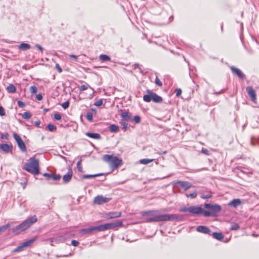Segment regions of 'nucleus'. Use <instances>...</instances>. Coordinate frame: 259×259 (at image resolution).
<instances>
[{
	"mask_svg": "<svg viewBox=\"0 0 259 259\" xmlns=\"http://www.w3.org/2000/svg\"><path fill=\"white\" fill-rule=\"evenodd\" d=\"M157 213V211H143L142 212V215L149 216L146 219V222L174 221L176 220H181L183 218L182 215L169 214L158 215Z\"/></svg>",
	"mask_w": 259,
	"mask_h": 259,
	"instance_id": "nucleus-1",
	"label": "nucleus"
},
{
	"mask_svg": "<svg viewBox=\"0 0 259 259\" xmlns=\"http://www.w3.org/2000/svg\"><path fill=\"white\" fill-rule=\"evenodd\" d=\"M122 223L121 222H117L115 223H107L96 227H92L86 229H81L80 233L83 234L91 233L93 231H103L107 230L114 229L116 227L121 226Z\"/></svg>",
	"mask_w": 259,
	"mask_h": 259,
	"instance_id": "nucleus-2",
	"label": "nucleus"
},
{
	"mask_svg": "<svg viewBox=\"0 0 259 259\" xmlns=\"http://www.w3.org/2000/svg\"><path fill=\"white\" fill-rule=\"evenodd\" d=\"M23 169L34 176L38 175L40 173L39 160L34 156L30 157L24 164Z\"/></svg>",
	"mask_w": 259,
	"mask_h": 259,
	"instance_id": "nucleus-3",
	"label": "nucleus"
},
{
	"mask_svg": "<svg viewBox=\"0 0 259 259\" xmlns=\"http://www.w3.org/2000/svg\"><path fill=\"white\" fill-rule=\"evenodd\" d=\"M37 221V219L36 215H33L27 220L23 222L20 225L16 226L12 229V232L16 234H18L21 232L24 231L28 229L31 226H32Z\"/></svg>",
	"mask_w": 259,
	"mask_h": 259,
	"instance_id": "nucleus-4",
	"label": "nucleus"
},
{
	"mask_svg": "<svg viewBox=\"0 0 259 259\" xmlns=\"http://www.w3.org/2000/svg\"><path fill=\"white\" fill-rule=\"evenodd\" d=\"M102 159L104 161L108 163L113 168H117L122 164V160L119 159L117 156L112 155H104L102 157Z\"/></svg>",
	"mask_w": 259,
	"mask_h": 259,
	"instance_id": "nucleus-5",
	"label": "nucleus"
},
{
	"mask_svg": "<svg viewBox=\"0 0 259 259\" xmlns=\"http://www.w3.org/2000/svg\"><path fill=\"white\" fill-rule=\"evenodd\" d=\"M204 207L208 209L204 211V215L205 217L215 215L221 210V206L218 204L206 203L204 204Z\"/></svg>",
	"mask_w": 259,
	"mask_h": 259,
	"instance_id": "nucleus-6",
	"label": "nucleus"
},
{
	"mask_svg": "<svg viewBox=\"0 0 259 259\" xmlns=\"http://www.w3.org/2000/svg\"><path fill=\"white\" fill-rule=\"evenodd\" d=\"M147 94L143 97V100L145 102H150L152 101L154 103H160L162 102V98L157 95L156 93L152 92L149 90H147Z\"/></svg>",
	"mask_w": 259,
	"mask_h": 259,
	"instance_id": "nucleus-7",
	"label": "nucleus"
},
{
	"mask_svg": "<svg viewBox=\"0 0 259 259\" xmlns=\"http://www.w3.org/2000/svg\"><path fill=\"white\" fill-rule=\"evenodd\" d=\"M13 137L16 141L20 149L22 152H26L27 150L26 145L24 142L21 139V137L16 133L13 134Z\"/></svg>",
	"mask_w": 259,
	"mask_h": 259,
	"instance_id": "nucleus-8",
	"label": "nucleus"
},
{
	"mask_svg": "<svg viewBox=\"0 0 259 259\" xmlns=\"http://www.w3.org/2000/svg\"><path fill=\"white\" fill-rule=\"evenodd\" d=\"M35 240V239L34 238H33L23 242L21 245L15 248L14 251L18 252L23 250L24 248L27 247L29 246H30Z\"/></svg>",
	"mask_w": 259,
	"mask_h": 259,
	"instance_id": "nucleus-9",
	"label": "nucleus"
},
{
	"mask_svg": "<svg viewBox=\"0 0 259 259\" xmlns=\"http://www.w3.org/2000/svg\"><path fill=\"white\" fill-rule=\"evenodd\" d=\"M111 198L103 197V195H97L95 197L94 202L95 204L100 205L109 201Z\"/></svg>",
	"mask_w": 259,
	"mask_h": 259,
	"instance_id": "nucleus-10",
	"label": "nucleus"
},
{
	"mask_svg": "<svg viewBox=\"0 0 259 259\" xmlns=\"http://www.w3.org/2000/svg\"><path fill=\"white\" fill-rule=\"evenodd\" d=\"M175 184L181 187L185 191L188 190L192 187V184L187 181H177L175 183Z\"/></svg>",
	"mask_w": 259,
	"mask_h": 259,
	"instance_id": "nucleus-11",
	"label": "nucleus"
},
{
	"mask_svg": "<svg viewBox=\"0 0 259 259\" xmlns=\"http://www.w3.org/2000/svg\"><path fill=\"white\" fill-rule=\"evenodd\" d=\"M204 211L201 207L191 206L190 207L189 212L194 214L198 215L202 214L204 215Z\"/></svg>",
	"mask_w": 259,
	"mask_h": 259,
	"instance_id": "nucleus-12",
	"label": "nucleus"
},
{
	"mask_svg": "<svg viewBox=\"0 0 259 259\" xmlns=\"http://www.w3.org/2000/svg\"><path fill=\"white\" fill-rule=\"evenodd\" d=\"M246 91L249 97L250 98L251 101H254L256 99L255 91L250 86L247 87L246 88Z\"/></svg>",
	"mask_w": 259,
	"mask_h": 259,
	"instance_id": "nucleus-13",
	"label": "nucleus"
},
{
	"mask_svg": "<svg viewBox=\"0 0 259 259\" xmlns=\"http://www.w3.org/2000/svg\"><path fill=\"white\" fill-rule=\"evenodd\" d=\"M230 69L233 73L237 75L239 78L242 79L245 78V75L242 72V71L239 69L234 66H231Z\"/></svg>",
	"mask_w": 259,
	"mask_h": 259,
	"instance_id": "nucleus-14",
	"label": "nucleus"
},
{
	"mask_svg": "<svg viewBox=\"0 0 259 259\" xmlns=\"http://www.w3.org/2000/svg\"><path fill=\"white\" fill-rule=\"evenodd\" d=\"M121 214V212H110L106 213L103 215V217L107 219H114L120 217Z\"/></svg>",
	"mask_w": 259,
	"mask_h": 259,
	"instance_id": "nucleus-15",
	"label": "nucleus"
},
{
	"mask_svg": "<svg viewBox=\"0 0 259 259\" xmlns=\"http://www.w3.org/2000/svg\"><path fill=\"white\" fill-rule=\"evenodd\" d=\"M0 149L6 153L12 152L13 146L8 144H0Z\"/></svg>",
	"mask_w": 259,
	"mask_h": 259,
	"instance_id": "nucleus-16",
	"label": "nucleus"
},
{
	"mask_svg": "<svg viewBox=\"0 0 259 259\" xmlns=\"http://www.w3.org/2000/svg\"><path fill=\"white\" fill-rule=\"evenodd\" d=\"M43 176L47 178V180H53L54 181H58L61 178V176L60 175L44 173Z\"/></svg>",
	"mask_w": 259,
	"mask_h": 259,
	"instance_id": "nucleus-17",
	"label": "nucleus"
},
{
	"mask_svg": "<svg viewBox=\"0 0 259 259\" xmlns=\"http://www.w3.org/2000/svg\"><path fill=\"white\" fill-rule=\"evenodd\" d=\"M197 231L204 234H208L210 235L211 231L206 226H199L196 228Z\"/></svg>",
	"mask_w": 259,
	"mask_h": 259,
	"instance_id": "nucleus-18",
	"label": "nucleus"
},
{
	"mask_svg": "<svg viewBox=\"0 0 259 259\" xmlns=\"http://www.w3.org/2000/svg\"><path fill=\"white\" fill-rule=\"evenodd\" d=\"M72 171L71 169L70 168L68 172L63 176V181L64 183H67L69 182L72 178Z\"/></svg>",
	"mask_w": 259,
	"mask_h": 259,
	"instance_id": "nucleus-19",
	"label": "nucleus"
},
{
	"mask_svg": "<svg viewBox=\"0 0 259 259\" xmlns=\"http://www.w3.org/2000/svg\"><path fill=\"white\" fill-rule=\"evenodd\" d=\"M241 203V201L239 199H235L229 202L228 205L230 207L236 208Z\"/></svg>",
	"mask_w": 259,
	"mask_h": 259,
	"instance_id": "nucleus-20",
	"label": "nucleus"
},
{
	"mask_svg": "<svg viewBox=\"0 0 259 259\" xmlns=\"http://www.w3.org/2000/svg\"><path fill=\"white\" fill-rule=\"evenodd\" d=\"M19 50L22 51H26L31 48V46L29 44L26 43H21L18 46Z\"/></svg>",
	"mask_w": 259,
	"mask_h": 259,
	"instance_id": "nucleus-21",
	"label": "nucleus"
},
{
	"mask_svg": "<svg viewBox=\"0 0 259 259\" xmlns=\"http://www.w3.org/2000/svg\"><path fill=\"white\" fill-rule=\"evenodd\" d=\"M85 134L89 137L93 138V139L100 140L101 138L100 135L98 133H93L88 132Z\"/></svg>",
	"mask_w": 259,
	"mask_h": 259,
	"instance_id": "nucleus-22",
	"label": "nucleus"
},
{
	"mask_svg": "<svg viewBox=\"0 0 259 259\" xmlns=\"http://www.w3.org/2000/svg\"><path fill=\"white\" fill-rule=\"evenodd\" d=\"M212 236L218 240H222L224 238V236L221 233L214 232L212 233Z\"/></svg>",
	"mask_w": 259,
	"mask_h": 259,
	"instance_id": "nucleus-23",
	"label": "nucleus"
},
{
	"mask_svg": "<svg viewBox=\"0 0 259 259\" xmlns=\"http://www.w3.org/2000/svg\"><path fill=\"white\" fill-rule=\"evenodd\" d=\"M7 90L9 93H14L16 92V89L14 85L10 84L7 87Z\"/></svg>",
	"mask_w": 259,
	"mask_h": 259,
	"instance_id": "nucleus-24",
	"label": "nucleus"
},
{
	"mask_svg": "<svg viewBox=\"0 0 259 259\" xmlns=\"http://www.w3.org/2000/svg\"><path fill=\"white\" fill-rule=\"evenodd\" d=\"M121 116L125 119V120H131V116L129 115L128 112H123L121 113Z\"/></svg>",
	"mask_w": 259,
	"mask_h": 259,
	"instance_id": "nucleus-25",
	"label": "nucleus"
},
{
	"mask_svg": "<svg viewBox=\"0 0 259 259\" xmlns=\"http://www.w3.org/2000/svg\"><path fill=\"white\" fill-rule=\"evenodd\" d=\"M99 58L101 61L103 62L108 61L110 60V58L106 55L102 54L100 56Z\"/></svg>",
	"mask_w": 259,
	"mask_h": 259,
	"instance_id": "nucleus-26",
	"label": "nucleus"
},
{
	"mask_svg": "<svg viewBox=\"0 0 259 259\" xmlns=\"http://www.w3.org/2000/svg\"><path fill=\"white\" fill-rule=\"evenodd\" d=\"M120 124L122 126V128L124 130V131H125L127 129V123L124 120L121 119L120 121Z\"/></svg>",
	"mask_w": 259,
	"mask_h": 259,
	"instance_id": "nucleus-27",
	"label": "nucleus"
},
{
	"mask_svg": "<svg viewBox=\"0 0 259 259\" xmlns=\"http://www.w3.org/2000/svg\"><path fill=\"white\" fill-rule=\"evenodd\" d=\"M154 160V159H142L140 160V162L143 164H147Z\"/></svg>",
	"mask_w": 259,
	"mask_h": 259,
	"instance_id": "nucleus-28",
	"label": "nucleus"
},
{
	"mask_svg": "<svg viewBox=\"0 0 259 259\" xmlns=\"http://www.w3.org/2000/svg\"><path fill=\"white\" fill-rule=\"evenodd\" d=\"M109 130L111 132H117L118 131V126L115 124H111L109 126Z\"/></svg>",
	"mask_w": 259,
	"mask_h": 259,
	"instance_id": "nucleus-29",
	"label": "nucleus"
},
{
	"mask_svg": "<svg viewBox=\"0 0 259 259\" xmlns=\"http://www.w3.org/2000/svg\"><path fill=\"white\" fill-rule=\"evenodd\" d=\"M47 128L50 132H54L57 130L56 126L51 123L48 124Z\"/></svg>",
	"mask_w": 259,
	"mask_h": 259,
	"instance_id": "nucleus-30",
	"label": "nucleus"
},
{
	"mask_svg": "<svg viewBox=\"0 0 259 259\" xmlns=\"http://www.w3.org/2000/svg\"><path fill=\"white\" fill-rule=\"evenodd\" d=\"M10 227V225L9 224H6L0 227V234L2 232L5 231L7 229Z\"/></svg>",
	"mask_w": 259,
	"mask_h": 259,
	"instance_id": "nucleus-31",
	"label": "nucleus"
},
{
	"mask_svg": "<svg viewBox=\"0 0 259 259\" xmlns=\"http://www.w3.org/2000/svg\"><path fill=\"white\" fill-rule=\"evenodd\" d=\"M77 168L78 169V170L80 172H83V169L81 166V159H80L79 161H78L77 163Z\"/></svg>",
	"mask_w": 259,
	"mask_h": 259,
	"instance_id": "nucleus-32",
	"label": "nucleus"
},
{
	"mask_svg": "<svg viewBox=\"0 0 259 259\" xmlns=\"http://www.w3.org/2000/svg\"><path fill=\"white\" fill-rule=\"evenodd\" d=\"M22 116L24 119H28L31 117V114L29 112H25Z\"/></svg>",
	"mask_w": 259,
	"mask_h": 259,
	"instance_id": "nucleus-33",
	"label": "nucleus"
},
{
	"mask_svg": "<svg viewBox=\"0 0 259 259\" xmlns=\"http://www.w3.org/2000/svg\"><path fill=\"white\" fill-rule=\"evenodd\" d=\"M250 144L252 146H254V145H259V139H256L255 140V141H254L253 138L251 137V140H250Z\"/></svg>",
	"mask_w": 259,
	"mask_h": 259,
	"instance_id": "nucleus-34",
	"label": "nucleus"
},
{
	"mask_svg": "<svg viewBox=\"0 0 259 259\" xmlns=\"http://www.w3.org/2000/svg\"><path fill=\"white\" fill-rule=\"evenodd\" d=\"M239 226L237 223H233L231 226V229L232 230H237L239 229Z\"/></svg>",
	"mask_w": 259,
	"mask_h": 259,
	"instance_id": "nucleus-35",
	"label": "nucleus"
},
{
	"mask_svg": "<svg viewBox=\"0 0 259 259\" xmlns=\"http://www.w3.org/2000/svg\"><path fill=\"white\" fill-rule=\"evenodd\" d=\"M155 83L159 87H161L162 85V82L160 80V79L158 78L157 76L156 77Z\"/></svg>",
	"mask_w": 259,
	"mask_h": 259,
	"instance_id": "nucleus-36",
	"label": "nucleus"
},
{
	"mask_svg": "<svg viewBox=\"0 0 259 259\" xmlns=\"http://www.w3.org/2000/svg\"><path fill=\"white\" fill-rule=\"evenodd\" d=\"M90 87V85L88 84H82L80 87V90L81 91H83L87 90Z\"/></svg>",
	"mask_w": 259,
	"mask_h": 259,
	"instance_id": "nucleus-37",
	"label": "nucleus"
},
{
	"mask_svg": "<svg viewBox=\"0 0 259 259\" xmlns=\"http://www.w3.org/2000/svg\"><path fill=\"white\" fill-rule=\"evenodd\" d=\"M87 119L90 121H92L93 120V114L90 112H88L86 115Z\"/></svg>",
	"mask_w": 259,
	"mask_h": 259,
	"instance_id": "nucleus-38",
	"label": "nucleus"
},
{
	"mask_svg": "<svg viewBox=\"0 0 259 259\" xmlns=\"http://www.w3.org/2000/svg\"><path fill=\"white\" fill-rule=\"evenodd\" d=\"M101 175V174H96V175H87L83 176L84 178L87 179V178H95L98 176H99Z\"/></svg>",
	"mask_w": 259,
	"mask_h": 259,
	"instance_id": "nucleus-39",
	"label": "nucleus"
},
{
	"mask_svg": "<svg viewBox=\"0 0 259 259\" xmlns=\"http://www.w3.org/2000/svg\"><path fill=\"white\" fill-rule=\"evenodd\" d=\"M30 91L32 94H36L37 92V88L35 86H31L30 87Z\"/></svg>",
	"mask_w": 259,
	"mask_h": 259,
	"instance_id": "nucleus-40",
	"label": "nucleus"
},
{
	"mask_svg": "<svg viewBox=\"0 0 259 259\" xmlns=\"http://www.w3.org/2000/svg\"><path fill=\"white\" fill-rule=\"evenodd\" d=\"M201 152L206 155H209L210 153L209 152V151L208 150H207V149L206 148H202V150H201Z\"/></svg>",
	"mask_w": 259,
	"mask_h": 259,
	"instance_id": "nucleus-41",
	"label": "nucleus"
},
{
	"mask_svg": "<svg viewBox=\"0 0 259 259\" xmlns=\"http://www.w3.org/2000/svg\"><path fill=\"white\" fill-rule=\"evenodd\" d=\"M102 104H103V100L101 99L97 100L94 103V105L98 106V107L101 106Z\"/></svg>",
	"mask_w": 259,
	"mask_h": 259,
	"instance_id": "nucleus-42",
	"label": "nucleus"
},
{
	"mask_svg": "<svg viewBox=\"0 0 259 259\" xmlns=\"http://www.w3.org/2000/svg\"><path fill=\"white\" fill-rule=\"evenodd\" d=\"M61 106L64 109H66L67 108H68L69 106V101L64 102L62 104Z\"/></svg>",
	"mask_w": 259,
	"mask_h": 259,
	"instance_id": "nucleus-43",
	"label": "nucleus"
},
{
	"mask_svg": "<svg viewBox=\"0 0 259 259\" xmlns=\"http://www.w3.org/2000/svg\"><path fill=\"white\" fill-rule=\"evenodd\" d=\"M134 120L136 123H139L141 121V117L139 116L136 115L134 117Z\"/></svg>",
	"mask_w": 259,
	"mask_h": 259,
	"instance_id": "nucleus-44",
	"label": "nucleus"
},
{
	"mask_svg": "<svg viewBox=\"0 0 259 259\" xmlns=\"http://www.w3.org/2000/svg\"><path fill=\"white\" fill-rule=\"evenodd\" d=\"M35 48H36V49H37L39 51H40L41 53L43 52L44 51V48L39 45L38 44H37V45H35Z\"/></svg>",
	"mask_w": 259,
	"mask_h": 259,
	"instance_id": "nucleus-45",
	"label": "nucleus"
},
{
	"mask_svg": "<svg viewBox=\"0 0 259 259\" xmlns=\"http://www.w3.org/2000/svg\"><path fill=\"white\" fill-rule=\"evenodd\" d=\"M54 118L56 120H59L61 119V116L59 113H55L54 114Z\"/></svg>",
	"mask_w": 259,
	"mask_h": 259,
	"instance_id": "nucleus-46",
	"label": "nucleus"
},
{
	"mask_svg": "<svg viewBox=\"0 0 259 259\" xmlns=\"http://www.w3.org/2000/svg\"><path fill=\"white\" fill-rule=\"evenodd\" d=\"M5 111L2 106H0V115L4 116L5 115Z\"/></svg>",
	"mask_w": 259,
	"mask_h": 259,
	"instance_id": "nucleus-47",
	"label": "nucleus"
},
{
	"mask_svg": "<svg viewBox=\"0 0 259 259\" xmlns=\"http://www.w3.org/2000/svg\"><path fill=\"white\" fill-rule=\"evenodd\" d=\"M175 92L176 93V96L179 97L182 94V90L180 89H177Z\"/></svg>",
	"mask_w": 259,
	"mask_h": 259,
	"instance_id": "nucleus-48",
	"label": "nucleus"
},
{
	"mask_svg": "<svg viewBox=\"0 0 259 259\" xmlns=\"http://www.w3.org/2000/svg\"><path fill=\"white\" fill-rule=\"evenodd\" d=\"M17 104L18 106L20 108H23L25 106V104L22 101H18Z\"/></svg>",
	"mask_w": 259,
	"mask_h": 259,
	"instance_id": "nucleus-49",
	"label": "nucleus"
},
{
	"mask_svg": "<svg viewBox=\"0 0 259 259\" xmlns=\"http://www.w3.org/2000/svg\"><path fill=\"white\" fill-rule=\"evenodd\" d=\"M1 137L2 139H8V134L7 133H3L1 135Z\"/></svg>",
	"mask_w": 259,
	"mask_h": 259,
	"instance_id": "nucleus-50",
	"label": "nucleus"
},
{
	"mask_svg": "<svg viewBox=\"0 0 259 259\" xmlns=\"http://www.w3.org/2000/svg\"><path fill=\"white\" fill-rule=\"evenodd\" d=\"M69 57L70 59H73L75 61H77V56L74 55H69Z\"/></svg>",
	"mask_w": 259,
	"mask_h": 259,
	"instance_id": "nucleus-51",
	"label": "nucleus"
},
{
	"mask_svg": "<svg viewBox=\"0 0 259 259\" xmlns=\"http://www.w3.org/2000/svg\"><path fill=\"white\" fill-rule=\"evenodd\" d=\"M55 67L59 73L62 72V69L58 64H56Z\"/></svg>",
	"mask_w": 259,
	"mask_h": 259,
	"instance_id": "nucleus-52",
	"label": "nucleus"
},
{
	"mask_svg": "<svg viewBox=\"0 0 259 259\" xmlns=\"http://www.w3.org/2000/svg\"><path fill=\"white\" fill-rule=\"evenodd\" d=\"M71 244L74 246H77L79 244V242L76 240H72Z\"/></svg>",
	"mask_w": 259,
	"mask_h": 259,
	"instance_id": "nucleus-53",
	"label": "nucleus"
},
{
	"mask_svg": "<svg viewBox=\"0 0 259 259\" xmlns=\"http://www.w3.org/2000/svg\"><path fill=\"white\" fill-rule=\"evenodd\" d=\"M66 238L64 237L60 236L56 238V240L58 241H64Z\"/></svg>",
	"mask_w": 259,
	"mask_h": 259,
	"instance_id": "nucleus-54",
	"label": "nucleus"
},
{
	"mask_svg": "<svg viewBox=\"0 0 259 259\" xmlns=\"http://www.w3.org/2000/svg\"><path fill=\"white\" fill-rule=\"evenodd\" d=\"M36 99L38 101H41L42 99V96L41 94H38L36 96Z\"/></svg>",
	"mask_w": 259,
	"mask_h": 259,
	"instance_id": "nucleus-55",
	"label": "nucleus"
},
{
	"mask_svg": "<svg viewBox=\"0 0 259 259\" xmlns=\"http://www.w3.org/2000/svg\"><path fill=\"white\" fill-rule=\"evenodd\" d=\"M189 209H190V207H184V208H182L181 209V211H189Z\"/></svg>",
	"mask_w": 259,
	"mask_h": 259,
	"instance_id": "nucleus-56",
	"label": "nucleus"
},
{
	"mask_svg": "<svg viewBox=\"0 0 259 259\" xmlns=\"http://www.w3.org/2000/svg\"><path fill=\"white\" fill-rule=\"evenodd\" d=\"M40 124V122L39 121H35V122H34V124L37 126H39Z\"/></svg>",
	"mask_w": 259,
	"mask_h": 259,
	"instance_id": "nucleus-57",
	"label": "nucleus"
},
{
	"mask_svg": "<svg viewBox=\"0 0 259 259\" xmlns=\"http://www.w3.org/2000/svg\"><path fill=\"white\" fill-rule=\"evenodd\" d=\"M211 195H205V196H202V198L203 199L210 198Z\"/></svg>",
	"mask_w": 259,
	"mask_h": 259,
	"instance_id": "nucleus-58",
	"label": "nucleus"
},
{
	"mask_svg": "<svg viewBox=\"0 0 259 259\" xmlns=\"http://www.w3.org/2000/svg\"><path fill=\"white\" fill-rule=\"evenodd\" d=\"M140 66V65L139 63H135L134 65V66L135 67V68H139Z\"/></svg>",
	"mask_w": 259,
	"mask_h": 259,
	"instance_id": "nucleus-59",
	"label": "nucleus"
},
{
	"mask_svg": "<svg viewBox=\"0 0 259 259\" xmlns=\"http://www.w3.org/2000/svg\"><path fill=\"white\" fill-rule=\"evenodd\" d=\"M166 153V151H163V152L159 153L158 154L161 155V154H165Z\"/></svg>",
	"mask_w": 259,
	"mask_h": 259,
	"instance_id": "nucleus-60",
	"label": "nucleus"
},
{
	"mask_svg": "<svg viewBox=\"0 0 259 259\" xmlns=\"http://www.w3.org/2000/svg\"><path fill=\"white\" fill-rule=\"evenodd\" d=\"M192 198H195V196L196 195H189Z\"/></svg>",
	"mask_w": 259,
	"mask_h": 259,
	"instance_id": "nucleus-61",
	"label": "nucleus"
},
{
	"mask_svg": "<svg viewBox=\"0 0 259 259\" xmlns=\"http://www.w3.org/2000/svg\"><path fill=\"white\" fill-rule=\"evenodd\" d=\"M140 72L141 73H143V71L141 69H140Z\"/></svg>",
	"mask_w": 259,
	"mask_h": 259,
	"instance_id": "nucleus-62",
	"label": "nucleus"
},
{
	"mask_svg": "<svg viewBox=\"0 0 259 259\" xmlns=\"http://www.w3.org/2000/svg\"><path fill=\"white\" fill-rule=\"evenodd\" d=\"M92 111H95V109H92Z\"/></svg>",
	"mask_w": 259,
	"mask_h": 259,
	"instance_id": "nucleus-63",
	"label": "nucleus"
},
{
	"mask_svg": "<svg viewBox=\"0 0 259 259\" xmlns=\"http://www.w3.org/2000/svg\"><path fill=\"white\" fill-rule=\"evenodd\" d=\"M221 29H222V30H223V26H222Z\"/></svg>",
	"mask_w": 259,
	"mask_h": 259,
	"instance_id": "nucleus-64",
	"label": "nucleus"
}]
</instances>
